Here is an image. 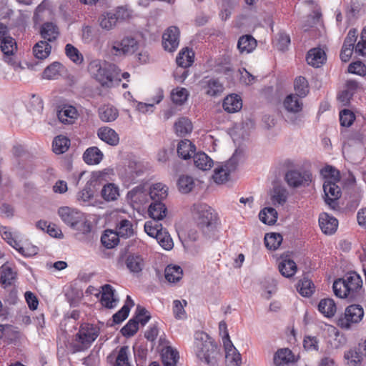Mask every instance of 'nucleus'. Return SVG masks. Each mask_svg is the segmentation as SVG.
Here are the masks:
<instances>
[{
  "instance_id": "dca6fc26",
  "label": "nucleus",
  "mask_w": 366,
  "mask_h": 366,
  "mask_svg": "<svg viewBox=\"0 0 366 366\" xmlns=\"http://www.w3.org/2000/svg\"><path fill=\"white\" fill-rule=\"evenodd\" d=\"M133 234L134 230H104V234L101 237V242L105 247L111 249L118 244L119 237Z\"/></svg>"
},
{
  "instance_id": "f257e3e1",
  "label": "nucleus",
  "mask_w": 366,
  "mask_h": 366,
  "mask_svg": "<svg viewBox=\"0 0 366 366\" xmlns=\"http://www.w3.org/2000/svg\"><path fill=\"white\" fill-rule=\"evenodd\" d=\"M362 280L355 272L347 273L342 278L335 280L332 288L335 295L340 298H348L352 301L360 297Z\"/></svg>"
},
{
  "instance_id": "39448f33",
  "label": "nucleus",
  "mask_w": 366,
  "mask_h": 366,
  "mask_svg": "<svg viewBox=\"0 0 366 366\" xmlns=\"http://www.w3.org/2000/svg\"><path fill=\"white\" fill-rule=\"evenodd\" d=\"M99 334V329L97 327L88 323L82 324L76 335L75 342L71 345L73 352L86 350L97 338Z\"/></svg>"
},
{
  "instance_id": "8fccbe9b",
  "label": "nucleus",
  "mask_w": 366,
  "mask_h": 366,
  "mask_svg": "<svg viewBox=\"0 0 366 366\" xmlns=\"http://www.w3.org/2000/svg\"><path fill=\"white\" fill-rule=\"evenodd\" d=\"M297 289L300 294L304 297H310L314 292V284L306 277L300 280Z\"/></svg>"
},
{
  "instance_id": "37998d69",
  "label": "nucleus",
  "mask_w": 366,
  "mask_h": 366,
  "mask_svg": "<svg viewBox=\"0 0 366 366\" xmlns=\"http://www.w3.org/2000/svg\"><path fill=\"white\" fill-rule=\"evenodd\" d=\"M51 46L46 41H40L33 47V52L36 58L46 59L51 53Z\"/></svg>"
},
{
  "instance_id": "58836bf2",
  "label": "nucleus",
  "mask_w": 366,
  "mask_h": 366,
  "mask_svg": "<svg viewBox=\"0 0 366 366\" xmlns=\"http://www.w3.org/2000/svg\"><path fill=\"white\" fill-rule=\"evenodd\" d=\"M179 359V353L171 347L162 350V360L164 366H176Z\"/></svg>"
},
{
  "instance_id": "c03bdc74",
  "label": "nucleus",
  "mask_w": 366,
  "mask_h": 366,
  "mask_svg": "<svg viewBox=\"0 0 366 366\" xmlns=\"http://www.w3.org/2000/svg\"><path fill=\"white\" fill-rule=\"evenodd\" d=\"M174 129L178 136H184L192 132V124L188 118L181 117L175 122Z\"/></svg>"
},
{
  "instance_id": "e2e57ef3",
  "label": "nucleus",
  "mask_w": 366,
  "mask_h": 366,
  "mask_svg": "<svg viewBox=\"0 0 366 366\" xmlns=\"http://www.w3.org/2000/svg\"><path fill=\"white\" fill-rule=\"evenodd\" d=\"M188 92L185 88H176L171 93V98L176 104H183L188 98Z\"/></svg>"
},
{
  "instance_id": "6e6552de",
  "label": "nucleus",
  "mask_w": 366,
  "mask_h": 366,
  "mask_svg": "<svg viewBox=\"0 0 366 366\" xmlns=\"http://www.w3.org/2000/svg\"><path fill=\"white\" fill-rule=\"evenodd\" d=\"M364 316V310L359 305H351L346 307L345 313L341 315L337 321V325L342 329L349 330L352 324L360 322Z\"/></svg>"
},
{
  "instance_id": "72a5a7b5",
  "label": "nucleus",
  "mask_w": 366,
  "mask_h": 366,
  "mask_svg": "<svg viewBox=\"0 0 366 366\" xmlns=\"http://www.w3.org/2000/svg\"><path fill=\"white\" fill-rule=\"evenodd\" d=\"M40 34L41 37L48 41H54L58 35L59 30L57 26L51 22H46L41 26Z\"/></svg>"
},
{
  "instance_id": "13d9d810",
  "label": "nucleus",
  "mask_w": 366,
  "mask_h": 366,
  "mask_svg": "<svg viewBox=\"0 0 366 366\" xmlns=\"http://www.w3.org/2000/svg\"><path fill=\"white\" fill-rule=\"evenodd\" d=\"M65 53L67 57L76 64H81L84 61L81 53L71 44H67L65 46Z\"/></svg>"
},
{
  "instance_id": "864d4df0",
  "label": "nucleus",
  "mask_w": 366,
  "mask_h": 366,
  "mask_svg": "<svg viewBox=\"0 0 366 366\" xmlns=\"http://www.w3.org/2000/svg\"><path fill=\"white\" fill-rule=\"evenodd\" d=\"M127 266L132 272H139L144 267V260L141 256L131 254L127 257Z\"/></svg>"
},
{
  "instance_id": "5701e85b",
  "label": "nucleus",
  "mask_w": 366,
  "mask_h": 366,
  "mask_svg": "<svg viewBox=\"0 0 366 366\" xmlns=\"http://www.w3.org/2000/svg\"><path fill=\"white\" fill-rule=\"evenodd\" d=\"M104 157L102 152L97 147H91L83 154V159L89 165L99 164Z\"/></svg>"
},
{
  "instance_id": "f704fd0d",
  "label": "nucleus",
  "mask_w": 366,
  "mask_h": 366,
  "mask_svg": "<svg viewBox=\"0 0 366 366\" xmlns=\"http://www.w3.org/2000/svg\"><path fill=\"white\" fill-rule=\"evenodd\" d=\"M278 269L283 277L290 278L295 275L297 267L296 263L293 260L284 259L279 263Z\"/></svg>"
},
{
  "instance_id": "49530a36",
  "label": "nucleus",
  "mask_w": 366,
  "mask_h": 366,
  "mask_svg": "<svg viewBox=\"0 0 366 366\" xmlns=\"http://www.w3.org/2000/svg\"><path fill=\"white\" fill-rule=\"evenodd\" d=\"M92 182H87L84 189L78 192L76 199L80 204L89 205L90 200L94 197V192L91 188Z\"/></svg>"
},
{
  "instance_id": "bf43d9fd",
  "label": "nucleus",
  "mask_w": 366,
  "mask_h": 366,
  "mask_svg": "<svg viewBox=\"0 0 366 366\" xmlns=\"http://www.w3.org/2000/svg\"><path fill=\"white\" fill-rule=\"evenodd\" d=\"M290 44V37L284 31H280L274 40V46L280 51H285Z\"/></svg>"
},
{
  "instance_id": "09e8293b",
  "label": "nucleus",
  "mask_w": 366,
  "mask_h": 366,
  "mask_svg": "<svg viewBox=\"0 0 366 366\" xmlns=\"http://www.w3.org/2000/svg\"><path fill=\"white\" fill-rule=\"evenodd\" d=\"M129 347L122 346L117 352V355L113 358L114 362L113 366H131L129 360Z\"/></svg>"
},
{
  "instance_id": "423d86ee",
  "label": "nucleus",
  "mask_w": 366,
  "mask_h": 366,
  "mask_svg": "<svg viewBox=\"0 0 366 366\" xmlns=\"http://www.w3.org/2000/svg\"><path fill=\"white\" fill-rule=\"evenodd\" d=\"M61 219L69 227L92 229L91 222L86 219V215L81 211L69 207H61L58 209Z\"/></svg>"
},
{
  "instance_id": "c9c22d12",
  "label": "nucleus",
  "mask_w": 366,
  "mask_h": 366,
  "mask_svg": "<svg viewBox=\"0 0 366 366\" xmlns=\"http://www.w3.org/2000/svg\"><path fill=\"white\" fill-rule=\"evenodd\" d=\"M318 310L327 317L335 315L337 307L335 301L331 298L322 299L318 304Z\"/></svg>"
},
{
  "instance_id": "20e7f679",
  "label": "nucleus",
  "mask_w": 366,
  "mask_h": 366,
  "mask_svg": "<svg viewBox=\"0 0 366 366\" xmlns=\"http://www.w3.org/2000/svg\"><path fill=\"white\" fill-rule=\"evenodd\" d=\"M192 214L197 225L200 229H213L219 224L217 213L206 204H194L192 207Z\"/></svg>"
},
{
  "instance_id": "ea45409f",
  "label": "nucleus",
  "mask_w": 366,
  "mask_h": 366,
  "mask_svg": "<svg viewBox=\"0 0 366 366\" xmlns=\"http://www.w3.org/2000/svg\"><path fill=\"white\" fill-rule=\"evenodd\" d=\"M167 187L162 183H156L150 188L149 197L152 201H162L167 196Z\"/></svg>"
},
{
  "instance_id": "393cba45",
  "label": "nucleus",
  "mask_w": 366,
  "mask_h": 366,
  "mask_svg": "<svg viewBox=\"0 0 366 366\" xmlns=\"http://www.w3.org/2000/svg\"><path fill=\"white\" fill-rule=\"evenodd\" d=\"M0 46L1 51L4 55V61L8 64H12L13 61L11 56L14 54V51L17 49L15 39L11 36L7 37V39L1 42Z\"/></svg>"
},
{
  "instance_id": "cd10ccee",
  "label": "nucleus",
  "mask_w": 366,
  "mask_h": 366,
  "mask_svg": "<svg viewBox=\"0 0 366 366\" xmlns=\"http://www.w3.org/2000/svg\"><path fill=\"white\" fill-rule=\"evenodd\" d=\"M77 116L76 109L71 105L64 106L57 113L58 119L64 124H72Z\"/></svg>"
},
{
  "instance_id": "de8ad7c7",
  "label": "nucleus",
  "mask_w": 366,
  "mask_h": 366,
  "mask_svg": "<svg viewBox=\"0 0 366 366\" xmlns=\"http://www.w3.org/2000/svg\"><path fill=\"white\" fill-rule=\"evenodd\" d=\"M70 144V140L64 136H57L52 142V148L54 153L63 154L68 149Z\"/></svg>"
},
{
  "instance_id": "b1692460",
  "label": "nucleus",
  "mask_w": 366,
  "mask_h": 366,
  "mask_svg": "<svg viewBox=\"0 0 366 366\" xmlns=\"http://www.w3.org/2000/svg\"><path fill=\"white\" fill-rule=\"evenodd\" d=\"M256 46V39L249 34L242 36L237 42V49L241 54H249L255 49Z\"/></svg>"
},
{
  "instance_id": "052dcab7",
  "label": "nucleus",
  "mask_w": 366,
  "mask_h": 366,
  "mask_svg": "<svg viewBox=\"0 0 366 366\" xmlns=\"http://www.w3.org/2000/svg\"><path fill=\"white\" fill-rule=\"evenodd\" d=\"M179 239L183 244L195 242L199 238L198 230H176Z\"/></svg>"
},
{
  "instance_id": "4468645a",
  "label": "nucleus",
  "mask_w": 366,
  "mask_h": 366,
  "mask_svg": "<svg viewBox=\"0 0 366 366\" xmlns=\"http://www.w3.org/2000/svg\"><path fill=\"white\" fill-rule=\"evenodd\" d=\"M127 201L134 208H139L141 205L148 203L151 200L149 191L142 185H139L130 190L127 195Z\"/></svg>"
},
{
  "instance_id": "680f3d73",
  "label": "nucleus",
  "mask_w": 366,
  "mask_h": 366,
  "mask_svg": "<svg viewBox=\"0 0 366 366\" xmlns=\"http://www.w3.org/2000/svg\"><path fill=\"white\" fill-rule=\"evenodd\" d=\"M61 64L59 62H53L48 66L43 72V78L46 79H55L60 75Z\"/></svg>"
},
{
  "instance_id": "4be33fe9",
  "label": "nucleus",
  "mask_w": 366,
  "mask_h": 366,
  "mask_svg": "<svg viewBox=\"0 0 366 366\" xmlns=\"http://www.w3.org/2000/svg\"><path fill=\"white\" fill-rule=\"evenodd\" d=\"M326 60L325 51L320 48L310 49L307 55L306 61L313 67H320Z\"/></svg>"
},
{
  "instance_id": "5fc2aeb1",
  "label": "nucleus",
  "mask_w": 366,
  "mask_h": 366,
  "mask_svg": "<svg viewBox=\"0 0 366 366\" xmlns=\"http://www.w3.org/2000/svg\"><path fill=\"white\" fill-rule=\"evenodd\" d=\"M294 87L296 92L295 95L300 98L305 97L309 93V86L307 79L303 76H298L294 82Z\"/></svg>"
},
{
  "instance_id": "0e129e2a",
  "label": "nucleus",
  "mask_w": 366,
  "mask_h": 366,
  "mask_svg": "<svg viewBox=\"0 0 366 366\" xmlns=\"http://www.w3.org/2000/svg\"><path fill=\"white\" fill-rule=\"evenodd\" d=\"M320 174L325 180H330L331 182L340 181V172L335 167L327 165L320 170Z\"/></svg>"
},
{
  "instance_id": "c85d7f7f",
  "label": "nucleus",
  "mask_w": 366,
  "mask_h": 366,
  "mask_svg": "<svg viewBox=\"0 0 366 366\" xmlns=\"http://www.w3.org/2000/svg\"><path fill=\"white\" fill-rule=\"evenodd\" d=\"M177 150L179 157L183 159H189L195 154L196 147L191 141L184 139L178 143Z\"/></svg>"
},
{
  "instance_id": "c756f323",
  "label": "nucleus",
  "mask_w": 366,
  "mask_h": 366,
  "mask_svg": "<svg viewBox=\"0 0 366 366\" xmlns=\"http://www.w3.org/2000/svg\"><path fill=\"white\" fill-rule=\"evenodd\" d=\"M222 107L226 112L234 113L241 109L242 102L239 95L233 94L224 98Z\"/></svg>"
},
{
  "instance_id": "4d7b16f0",
  "label": "nucleus",
  "mask_w": 366,
  "mask_h": 366,
  "mask_svg": "<svg viewBox=\"0 0 366 366\" xmlns=\"http://www.w3.org/2000/svg\"><path fill=\"white\" fill-rule=\"evenodd\" d=\"M177 185L180 192L187 194L192 190L194 186V182L192 177L182 175L179 177Z\"/></svg>"
},
{
  "instance_id": "0eeeda50",
  "label": "nucleus",
  "mask_w": 366,
  "mask_h": 366,
  "mask_svg": "<svg viewBox=\"0 0 366 366\" xmlns=\"http://www.w3.org/2000/svg\"><path fill=\"white\" fill-rule=\"evenodd\" d=\"M298 96L290 94L287 95L283 101V107L289 113L287 117V121L297 126H300L303 123L301 112L303 107V103Z\"/></svg>"
},
{
  "instance_id": "9d476101",
  "label": "nucleus",
  "mask_w": 366,
  "mask_h": 366,
  "mask_svg": "<svg viewBox=\"0 0 366 366\" xmlns=\"http://www.w3.org/2000/svg\"><path fill=\"white\" fill-rule=\"evenodd\" d=\"M285 181L290 187L293 188L301 186L305 187L311 182L312 176L307 171L290 170L285 174Z\"/></svg>"
},
{
  "instance_id": "a878e982",
  "label": "nucleus",
  "mask_w": 366,
  "mask_h": 366,
  "mask_svg": "<svg viewBox=\"0 0 366 366\" xmlns=\"http://www.w3.org/2000/svg\"><path fill=\"white\" fill-rule=\"evenodd\" d=\"M274 364L276 366H285L295 361V356L287 348L280 349L274 355Z\"/></svg>"
},
{
  "instance_id": "f8f14e48",
  "label": "nucleus",
  "mask_w": 366,
  "mask_h": 366,
  "mask_svg": "<svg viewBox=\"0 0 366 366\" xmlns=\"http://www.w3.org/2000/svg\"><path fill=\"white\" fill-rule=\"evenodd\" d=\"M180 31L178 27L172 26L166 29L162 35V46L165 51L174 52L179 44Z\"/></svg>"
},
{
  "instance_id": "774afa93",
  "label": "nucleus",
  "mask_w": 366,
  "mask_h": 366,
  "mask_svg": "<svg viewBox=\"0 0 366 366\" xmlns=\"http://www.w3.org/2000/svg\"><path fill=\"white\" fill-rule=\"evenodd\" d=\"M355 119V114L349 109H343L340 112V122L342 127H350Z\"/></svg>"
},
{
  "instance_id": "2f4dec72",
  "label": "nucleus",
  "mask_w": 366,
  "mask_h": 366,
  "mask_svg": "<svg viewBox=\"0 0 366 366\" xmlns=\"http://www.w3.org/2000/svg\"><path fill=\"white\" fill-rule=\"evenodd\" d=\"M193 159L196 167L203 171L210 169L214 164L213 160L204 152L195 153Z\"/></svg>"
},
{
  "instance_id": "412c9836",
  "label": "nucleus",
  "mask_w": 366,
  "mask_h": 366,
  "mask_svg": "<svg viewBox=\"0 0 366 366\" xmlns=\"http://www.w3.org/2000/svg\"><path fill=\"white\" fill-rule=\"evenodd\" d=\"M97 136L102 141L111 146H117L119 142V134L108 127H100L97 131Z\"/></svg>"
},
{
  "instance_id": "3c124183",
  "label": "nucleus",
  "mask_w": 366,
  "mask_h": 366,
  "mask_svg": "<svg viewBox=\"0 0 366 366\" xmlns=\"http://www.w3.org/2000/svg\"><path fill=\"white\" fill-rule=\"evenodd\" d=\"M282 239V236L280 233H267L264 236V244L269 249L275 250L280 246Z\"/></svg>"
},
{
  "instance_id": "69168bd1",
  "label": "nucleus",
  "mask_w": 366,
  "mask_h": 366,
  "mask_svg": "<svg viewBox=\"0 0 366 366\" xmlns=\"http://www.w3.org/2000/svg\"><path fill=\"white\" fill-rule=\"evenodd\" d=\"M187 305V302L185 300H175L173 301V313L175 318L182 320L186 317V312L184 310V307Z\"/></svg>"
},
{
  "instance_id": "f3484780",
  "label": "nucleus",
  "mask_w": 366,
  "mask_h": 366,
  "mask_svg": "<svg viewBox=\"0 0 366 366\" xmlns=\"http://www.w3.org/2000/svg\"><path fill=\"white\" fill-rule=\"evenodd\" d=\"M236 158L233 156L224 165L215 168L212 178L217 184H222L228 180L231 172L237 167Z\"/></svg>"
},
{
  "instance_id": "a19ab883",
  "label": "nucleus",
  "mask_w": 366,
  "mask_h": 366,
  "mask_svg": "<svg viewBox=\"0 0 366 366\" xmlns=\"http://www.w3.org/2000/svg\"><path fill=\"white\" fill-rule=\"evenodd\" d=\"M99 116L102 121L110 122L114 121L118 117L119 112L112 106H104L99 109Z\"/></svg>"
},
{
  "instance_id": "338daca9",
  "label": "nucleus",
  "mask_w": 366,
  "mask_h": 366,
  "mask_svg": "<svg viewBox=\"0 0 366 366\" xmlns=\"http://www.w3.org/2000/svg\"><path fill=\"white\" fill-rule=\"evenodd\" d=\"M150 318L149 312L144 307L137 305L135 316L133 317L134 320H137V324L141 323L142 325H145Z\"/></svg>"
},
{
  "instance_id": "1a4fd4ad",
  "label": "nucleus",
  "mask_w": 366,
  "mask_h": 366,
  "mask_svg": "<svg viewBox=\"0 0 366 366\" xmlns=\"http://www.w3.org/2000/svg\"><path fill=\"white\" fill-rule=\"evenodd\" d=\"M344 357L349 366H359L366 357V339L360 341L357 346L345 352Z\"/></svg>"
},
{
  "instance_id": "9b49d317",
  "label": "nucleus",
  "mask_w": 366,
  "mask_h": 366,
  "mask_svg": "<svg viewBox=\"0 0 366 366\" xmlns=\"http://www.w3.org/2000/svg\"><path fill=\"white\" fill-rule=\"evenodd\" d=\"M199 84L204 94L212 97L221 96L224 90L223 84L215 77L204 76Z\"/></svg>"
},
{
  "instance_id": "473e14b6",
  "label": "nucleus",
  "mask_w": 366,
  "mask_h": 366,
  "mask_svg": "<svg viewBox=\"0 0 366 366\" xmlns=\"http://www.w3.org/2000/svg\"><path fill=\"white\" fill-rule=\"evenodd\" d=\"M167 209L162 201H153L149 206L148 212L153 220H160L165 216Z\"/></svg>"
},
{
  "instance_id": "f03ea898",
  "label": "nucleus",
  "mask_w": 366,
  "mask_h": 366,
  "mask_svg": "<svg viewBox=\"0 0 366 366\" xmlns=\"http://www.w3.org/2000/svg\"><path fill=\"white\" fill-rule=\"evenodd\" d=\"M194 351L197 357L209 365H215L219 353L217 345L204 332L197 331L194 334Z\"/></svg>"
},
{
  "instance_id": "4c0bfd02",
  "label": "nucleus",
  "mask_w": 366,
  "mask_h": 366,
  "mask_svg": "<svg viewBox=\"0 0 366 366\" xmlns=\"http://www.w3.org/2000/svg\"><path fill=\"white\" fill-rule=\"evenodd\" d=\"M101 195L107 202L114 201L119 196V187L114 183H108L102 187Z\"/></svg>"
},
{
  "instance_id": "7ed1b4c3",
  "label": "nucleus",
  "mask_w": 366,
  "mask_h": 366,
  "mask_svg": "<svg viewBox=\"0 0 366 366\" xmlns=\"http://www.w3.org/2000/svg\"><path fill=\"white\" fill-rule=\"evenodd\" d=\"M91 75L94 76L102 86H109L118 76L120 69L117 65L106 61L94 59L92 61L88 67Z\"/></svg>"
},
{
  "instance_id": "a18cd8bd",
  "label": "nucleus",
  "mask_w": 366,
  "mask_h": 366,
  "mask_svg": "<svg viewBox=\"0 0 366 366\" xmlns=\"http://www.w3.org/2000/svg\"><path fill=\"white\" fill-rule=\"evenodd\" d=\"M259 219L265 224L272 225L277 219V212L272 207H265L259 214Z\"/></svg>"
},
{
  "instance_id": "e433bc0d",
  "label": "nucleus",
  "mask_w": 366,
  "mask_h": 366,
  "mask_svg": "<svg viewBox=\"0 0 366 366\" xmlns=\"http://www.w3.org/2000/svg\"><path fill=\"white\" fill-rule=\"evenodd\" d=\"M16 277V272L8 264L1 267V283L6 286L11 285Z\"/></svg>"
},
{
  "instance_id": "6ab92c4d",
  "label": "nucleus",
  "mask_w": 366,
  "mask_h": 366,
  "mask_svg": "<svg viewBox=\"0 0 366 366\" xmlns=\"http://www.w3.org/2000/svg\"><path fill=\"white\" fill-rule=\"evenodd\" d=\"M224 347L227 366H240L242 363L241 355L234 347L232 341L226 339Z\"/></svg>"
},
{
  "instance_id": "a211bd4d",
  "label": "nucleus",
  "mask_w": 366,
  "mask_h": 366,
  "mask_svg": "<svg viewBox=\"0 0 366 366\" xmlns=\"http://www.w3.org/2000/svg\"><path fill=\"white\" fill-rule=\"evenodd\" d=\"M1 237L12 247L16 249L20 254L24 255V257H31L34 255L38 252V248L36 247H31L29 249H26L20 245V242L14 237L12 232L9 230H4L3 233L1 234Z\"/></svg>"
},
{
  "instance_id": "ddd939ff",
  "label": "nucleus",
  "mask_w": 366,
  "mask_h": 366,
  "mask_svg": "<svg viewBox=\"0 0 366 366\" xmlns=\"http://www.w3.org/2000/svg\"><path fill=\"white\" fill-rule=\"evenodd\" d=\"M137 49V41L129 36L124 37L121 41H115L112 47V51L115 55L132 54Z\"/></svg>"
},
{
  "instance_id": "79ce46f5",
  "label": "nucleus",
  "mask_w": 366,
  "mask_h": 366,
  "mask_svg": "<svg viewBox=\"0 0 366 366\" xmlns=\"http://www.w3.org/2000/svg\"><path fill=\"white\" fill-rule=\"evenodd\" d=\"M100 26L107 31L112 30L116 26L117 21V15L112 12H106L99 19Z\"/></svg>"
},
{
  "instance_id": "2eb2a0df",
  "label": "nucleus",
  "mask_w": 366,
  "mask_h": 366,
  "mask_svg": "<svg viewBox=\"0 0 366 366\" xmlns=\"http://www.w3.org/2000/svg\"><path fill=\"white\" fill-rule=\"evenodd\" d=\"M337 182L325 180L323 184V190L325 195V201L333 209L338 206L337 200L341 196V189L337 184Z\"/></svg>"
},
{
  "instance_id": "bb28decb",
  "label": "nucleus",
  "mask_w": 366,
  "mask_h": 366,
  "mask_svg": "<svg viewBox=\"0 0 366 366\" xmlns=\"http://www.w3.org/2000/svg\"><path fill=\"white\" fill-rule=\"evenodd\" d=\"M183 276L182 268L176 264H169L164 269V277L166 280L171 283L175 284L179 282Z\"/></svg>"
},
{
  "instance_id": "603ef678",
  "label": "nucleus",
  "mask_w": 366,
  "mask_h": 366,
  "mask_svg": "<svg viewBox=\"0 0 366 366\" xmlns=\"http://www.w3.org/2000/svg\"><path fill=\"white\" fill-rule=\"evenodd\" d=\"M288 192L287 189L281 186H276L273 188L271 200L276 205H282L287 199Z\"/></svg>"
},
{
  "instance_id": "7c9ffc66",
  "label": "nucleus",
  "mask_w": 366,
  "mask_h": 366,
  "mask_svg": "<svg viewBox=\"0 0 366 366\" xmlns=\"http://www.w3.org/2000/svg\"><path fill=\"white\" fill-rule=\"evenodd\" d=\"M194 53L188 48L180 51L176 58V62L179 66L182 69H187L190 66L194 61Z\"/></svg>"
},
{
  "instance_id": "aec40b11",
  "label": "nucleus",
  "mask_w": 366,
  "mask_h": 366,
  "mask_svg": "<svg viewBox=\"0 0 366 366\" xmlns=\"http://www.w3.org/2000/svg\"><path fill=\"white\" fill-rule=\"evenodd\" d=\"M144 232L148 236L156 239L164 249L169 250L173 247L174 243L167 230H144Z\"/></svg>"
},
{
  "instance_id": "6e6d98bb",
  "label": "nucleus",
  "mask_w": 366,
  "mask_h": 366,
  "mask_svg": "<svg viewBox=\"0 0 366 366\" xmlns=\"http://www.w3.org/2000/svg\"><path fill=\"white\" fill-rule=\"evenodd\" d=\"M319 225L320 229H337L338 220L327 213H322L319 217Z\"/></svg>"
}]
</instances>
